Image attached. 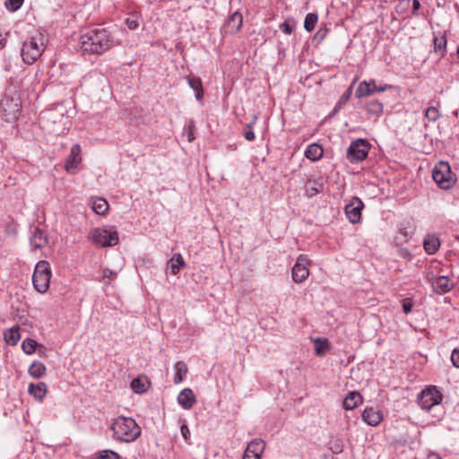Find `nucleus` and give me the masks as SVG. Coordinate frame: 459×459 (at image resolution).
<instances>
[{
    "instance_id": "f3484780",
    "label": "nucleus",
    "mask_w": 459,
    "mask_h": 459,
    "mask_svg": "<svg viewBox=\"0 0 459 459\" xmlns=\"http://www.w3.org/2000/svg\"><path fill=\"white\" fill-rule=\"evenodd\" d=\"M423 247L429 255H434L440 247V239L436 234H428L423 240Z\"/></svg>"
},
{
    "instance_id": "bb28decb",
    "label": "nucleus",
    "mask_w": 459,
    "mask_h": 459,
    "mask_svg": "<svg viewBox=\"0 0 459 459\" xmlns=\"http://www.w3.org/2000/svg\"><path fill=\"white\" fill-rule=\"evenodd\" d=\"M28 392L37 399H42L47 392V385L44 383L30 384Z\"/></svg>"
},
{
    "instance_id": "f704fd0d",
    "label": "nucleus",
    "mask_w": 459,
    "mask_h": 459,
    "mask_svg": "<svg viewBox=\"0 0 459 459\" xmlns=\"http://www.w3.org/2000/svg\"><path fill=\"white\" fill-rule=\"evenodd\" d=\"M131 388L136 394H143L147 390L145 383L141 377H136L132 380Z\"/></svg>"
},
{
    "instance_id": "cd10ccee",
    "label": "nucleus",
    "mask_w": 459,
    "mask_h": 459,
    "mask_svg": "<svg viewBox=\"0 0 459 459\" xmlns=\"http://www.w3.org/2000/svg\"><path fill=\"white\" fill-rule=\"evenodd\" d=\"M434 44V51L436 53H439L441 57H444L446 53V37L445 35H441L439 37H435L433 40Z\"/></svg>"
},
{
    "instance_id": "423d86ee",
    "label": "nucleus",
    "mask_w": 459,
    "mask_h": 459,
    "mask_svg": "<svg viewBox=\"0 0 459 459\" xmlns=\"http://www.w3.org/2000/svg\"><path fill=\"white\" fill-rule=\"evenodd\" d=\"M432 178L438 186L445 190L450 189L455 182L450 166L446 161H440L434 167Z\"/></svg>"
},
{
    "instance_id": "dca6fc26",
    "label": "nucleus",
    "mask_w": 459,
    "mask_h": 459,
    "mask_svg": "<svg viewBox=\"0 0 459 459\" xmlns=\"http://www.w3.org/2000/svg\"><path fill=\"white\" fill-rule=\"evenodd\" d=\"M195 396L190 388H185L183 389L178 396V403L185 409V410H190L194 404L195 403Z\"/></svg>"
},
{
    "instance_id": "09e8293b",
    "label": "nucleus",
    "mask_w": 459,
    "mask_h": 459,
    "mask_svg": "<svg viewBox=\"0 0 459 459\" xmlns=\"http://www.w3.org/2000/svg\"><path fill=\"white\" fill-rule=\"evenodd\" d=\"M181 435L185 440H187L190 437V430L186 424H183L180 429Z\"/></svg>"
},
{
    "instance_id": "2f4dec72",
    "label": "nucleus",
    "mask_w": 459,
    "mask_h": 459,
    "mask_svg": "<svg viewBox=\"0 0 459 459\" xmlns=\"http://www.w3.org/2000/svg\"><path fill=\"white\" fill-rule=\"evenodd\" d=\"M37 347L38 342L30 338L25 339L22 343V349L23 352L29 355L34 353L36 351Z\"/></svg>"
},
{
    "instance_id": "37998d69",
    "label": "nucleus",
    "mask_w": 459,
    "mask_h": 459,
    "mask_svg": "<svg viewBox=\"0 0 459 459\" xmlns=\"http://www.w3.org/2000/svg\"><path fill=\"white\" fill-rule=\"evenodd\" d=\"M413 307L412 300L411 299H404L403 300V309L405 314H408L411 311Z\"/></svg>"
},
{
    "instance_id": "a211bd4d",
    "label": "nucleus",
    "mask_w": 459,
    "mask_h": 459,
    "mask_svg": "<svg viewBox=\"0 0 459 459\" xmlns=\"http://www.w3.org/2000/svg\"><path fill=\"white\" fill-rule=\"evenodd\" d=\"M242 22H243L242 14L238 12H235L228 19L224 29L229 33H231V34L236 33L241 28Z\"/></svg>"
},
{
    "instance_id": "c85d7f7f",
    "label": "nucleus",
    "mask_w": 459,
    "mask_h": 459,
    "mask_svg": "<svg viewBox=\"0 0 459 459\" xmlns=\"http://www.w3.org/2000/svg\"><path fill=\"white\" fill-rule=\"evenodd\" d=\"M46 373V367L43 363L34 361L29 368V374L34 378H40Z\"/></svg>"
},
{
    "instance_id": "49530a36",
    "label": "nucleus",
    "mask_w": 459,
    "mask_h": 459,
    "mask_svg": "<svg viewBox=\"0 0 459 459\" xmlns=\"http://www.w3.org/2000/svg\"><path fill=\"white\" fill-rule=\"evenodd\" d=\"M330 449L333 454H340L342 452V446L341 443L336 441L330 446Z\"/></svg>"
},
{
    "instance_id": "de8ad7c7",
    "label": "nucleus",
    "mask_w": 459,
    "mask_h": 459,
    "mask_svg": "<svg viewBox=\"0 0 459 459\" xmlns=\"http://www.w3.org/2000/svg\"><path fill=\"white\" fill-rule=\"evenodd\" d=\"M248 126H249V129L244 133V136H245L246 140L251 142V141L255 140V133L253 132V130L251 129V125H248Z\"/></svg>"
},
{
    "instance_id": "20e7f679",
    "label": "nucleus",
    "mask_w": 459,
    "mask_h": 459,
    "mask_svg": "<svg viewBox=\"0 0 459 459\" xmlns=\"http://www.w3.org/2000/svg\"><path fill=\"white\" fill-rule=\"evenodd\" d=\"M51 269L47 261H39L32 276V283L35 290L39 293H46L49 289Z\"/></svg>"
},
{
    "instance_id": "a878e982",
    "label": "nucleus",
    "mask_w": 459,
    "mask_h": 459,
    "mask_svg": "<svg viewBox=\"0 0 459 459\" xmlns=\"http://www.w3.org/2000/svg\"><path fill=\"white\" fill-rule=\"evenodd\" d=\"M365 108H366L368 114L376 116V117H379L380 115H382V113L384 111L383 103L377 100H373L367 102Z\"/></svg>"
},
{
    "instance_id": "f03ea898",
    "label": "nucleus",
    "mask_w": 459,
    "mask_h": 459,
    "mask_svg": "<svg viewBox=\"0 0 459 459\" xmlns=\"http://www.w3.org/2000/svg\"><path fill=\"white\" fill-rule=\"evenodd\" d=\"M112 437L119 442L131 443L136 440L141 435V428L131 417L119 416L110 424Z\"/></svg>"
},
{
    "instance_id": "393cba45",
    "label": "nucleus",
    "mask_w": 459,
    "mask_h": 459,
    "mask_svg": "<svg viewBox=\"0 0 459 459\" xmlns=\"http://www.w3.org/2000/svg\"><path fill=\"white\" fill-rule=\"evenodd\" d=\"M186 266V263L181 254L177 253L169 260L170 272L173 275H177L182 267Z\"/></svg>"
},
{
    "instance_id": "5fc2aeb1",
    "label": "nucleus",
    "mask_w": 459,
    "mask_h": 459,
    "mask_svg": "<svg viewBox=\"0 0 459 459\" xmlns=\"http://www.w3.org/2000/svg\"><path fill=\"white\" fill-rule=\"evenodd\" d=\"M6 39L0 33V49L5 46Z\"/></svg>"
},
{
    "instance_id": "3c124183",
    "label": "nucleus",
    "mask_w": 459,
    "mask_h": 459,
    "mask_svg": "<svg viewBox=\"0 0 459 459\" xmlns=\"http://www.w3.org/2000/svg\"><path fill=\"white\" fill-rule=\"evenodd\" d=\"M420 3L419 0H413L412 1V10H411V13L413 15H417V12L420 10Z\"/></svg>"
},
{
    "instance_id": "4468645a",
    "label": "nucleus",
    "mask_w": 459,
    "mask_h": 459,
    "mask_svg": "<svg viewBox=\"0 0 459 459\" xmlns=\"http://www.w3.org/2000/svg\"><path fill=\"white\" fill-rule=\"evenodd\" d=\"M361 417L366 424L373 427L377 426L383 420V414L381 411L375 407L365 408Z\"/></svg>"
},
{
    "instance_id": "8fccbe9b",
    "label": "nucleus",
    "mask_w": 459,
    "mask_h": 459,
    "mask_svg": "<svg viewBox=\"0 0 459 459\" xmlns=\"http://www.w3.org/2000/svg\"><path fill=\"white\" fill-rule=\"evenodd\" d=\"M327 32H328V29L320 28L316 34V38H318L320 40H323L325 38V36L327 35Z\"/></svg>"
},
{
    "instance_id": "6e6552de",
    "label": "nucleus",
    "mask_w": 459,
    "mask_h": 459,
    "mask_svg": "<svg viewBox=\"0 0 459 459\" xmlns=\"http://www.w3.org/2000/svg\"><path fill=\"white\" fill-rule=\"evenodd\" d=\"M370 150V143L364 139H357L351 143L346 152V158L351 163L364 160Z\"/></svg>"
},
{
    "instance_id": "72a5a7b5",
    "label": "nucleus",
    "mask_w": 459,
    "mask_h": 459,
    "mask_svg": "<svg viewBox=\"0 0 459 459\" xmlns=\"http://www.w3.org/2000/svg\"><path fill=\"white\" fill-rule=\"evenodd\" d=\"M440 117V111L436 106H430L425 111V117L430 122H437Z\"/></svg>"
},
{
    "instance_id": "0eeeda50",
    "label": "nucleus",
    "mask_w": 459,
    "mask_h": 459,
    "mask_svg": "<svg viewBox=\"0 0 459 459\" xmlns=\"http://www.w3.org/2000/svg\"><path fill=\"white\" fill-rule=\"evenodd\" d=\"M417 400L421 409L429 411L432 407L442 402L443 394L436 385H430L424 388L418 394Z\"/></svg>"
},
{
    "instance_id": "e433bc0d",
    "label": "nucleus",
    "mask_w": 459,
    "mask_h": 459,
    "mask_svg": "<svg viewBox=\"0 0 459 459\" xmlns=\"http://www.w3.org/2000/svg\"><path fill=\"white\" fill-rule=\"evenodd\" d=\"M399 235L400 236H397L395 238V241L396 243H403V242H407L409 238L411 237L412 235V230H411L409 228L407 227H401L399 229Z\"/></svg>"
},
{
    "instance_id": "b1692460",
    "label": "nucleus",
    "mask_w": 459,
    "mask_h": 459,
    "mask_svg": "<svg viewBox=\"0 0 459 459\" xmlns=\"http://www.w3.org/2000/svg\"><path fill=\"white\" fill-rule=\"evenodd\" d=\"M323 148L317 143L308 145L305 152V156L312 161L318 160L323 156Z\"/></svg>"
},
{
    "instance_id": "f257e3e1",
    "label": "nucleus",
    "mask_w": 459,
    "mask_h": 459,
    "mask_svg": "<svg viewBox=\"0 0 459 459\" xmlns=\"http://www.w3.org/2000/svg\"><path fill=\"white\" fill-rule=\"evenodd\" d=\"M118 44L109 29L98 27L82 33L77 49L82 55H101Z\"/></svg>"
},
{
    "instance_id": "13d9d810",
    "label": "nucleus",
    "mask_w": 459,
    "mask_h": 459,
    "mask_svg": "<svg viewBox=\"0 0 459 459\" xmlns=\"http://www.w3.org/2000/svg\"><path fill=\"white\" fill-rule=\"evenodd\" d=\"M434 458V459H441L439 456L436 455H433L430 456V458Z\"/></svg>"
},
{
    "instance_id": "7c9ffc66",
    "label": "nucleus",
    "mask_w": 459,
    "mask_h": 459,
    "mask_svg": "<svg viewBox=\"0 0 459 459\" xmlns=\"http://www.w3.org/2000/svg\"><path fill=\"white\" fill-rule=\"evenodd\" d=\"M108 209V202L103 198H96L92 201V210L97 213L103 215Z\"/></svg>"
},
{
    "instance_id": "c03bdc74",
    "label": "nucleus",
    "mask_w": 459,
    "mask_h": 459,
    "mask_svg": "<svg viewBox=\"0 0 459 459\" xmlns=\"http://www.w3.org/2000/svg\"><path fill=\"white\" fill-rule=\"evenodd\" d=\"M451 361L455 367L459 368V349H455L452 351Z\"/></svg>"
},
{
    "instance_id": "ddd939ff",
    "label": "nucleus",
    "mask_w": 459,
    "mask_h": 459,
    "mask_svg": "<svg viewBox=\"0 0 459 459\" xmlns=\"http://www.w3.org/2000/svg\"><path fill=\"white\" fill-rule=\"evenodd\" d=\"M81 161V146L78 143H75L72 146L70 154L65 160V170L68 172H73L78 168Z\"/></svg>"
},
{
    "instance_id": "864d4df0",
    "label": "nucleus",
    "mask_w": 459,
    "mask_h": 459,
    "mask_svg": "<svg viewBox=\"0 0 459 459\" xmlns=\"http://www.w3.org/2000/svg\"><path fill=\"white\" fill-rule=\"evenodd\" d=\"M242 459H261V458L244 452V455H243Z\"/></svg>"
},
{
    "instance_id": "4d7b16f0",
    "label": "nucleus",
    "mask_w": 459,
    "mask_h": 459,
    "mask_svg": "<svg viewBox=\"0 0 459 459\" xmlns=\"http://www.w3.org/2000/svg\"><path fill=\"white\" fill-rule=\"evenodd\" d=\"M316 354H318V355H319V354H322V353L324 352L323 348H322V347H316Z\"/></svg>"
},
{
    "instance_id": "aec40b11",
    "label": "nucleus",
    "mask_w": 459,
    "mask_h": 459,
    "mask_svg": "<svg viewBox=\"0 0 459 459\" xmlns=\"http://www.w3.org/2000/svg\"><path fill=\"white\" fill-rule=\"evenodd\" d=\"M362 396L359 392H350L343 400V408L345 410H353L362 403Z\"/></svg>"
},
{
    "instance_id": "4c0bfd02",
    "label": "nucleus",
    "mask_w": 459,
    "mask_h": 459,
    "mask_svg": "<svg viewBox=\"0 0 459 459\" xmlns=\"http://www.w3.org/2000/svg\"><path fill=\"white\" fill-rule=\"evenodd\" d=\"M351 88H352V84L346 90V91L342 94V96L341 97L340 100L338 101V103L336 104V106L334 107L333 108V112H336L339 108H341L342 105L343 103H345L349 98H350V95L351 93Z\"/></svg>"
},
{
    "instance_id": "412c9836",
    "label": "nucleus",
    "mask_w": 459,
    "mask_h": 459,
    "mask_svg": "<svg viewBox=\"0 0 459 459\" xmlns=\"http://www.w3.org/2000/svg\"><path fill=\"white\" fill-rule=\"evenodd\" d=\"M324 184L322 180H307L305 185L306 195L312 197L323 191Z\"/></svg>"
},
{
    "instance_id": "a18cd8bd",
    "label": "nucleus",
    "mask_w": 459,
    "mask_h": 459,
    "mask_svg": "<svg viewBox=\"0 0 459 459\" xmlns=\"http://www.w3.org/2000/svg\"><path fill=\"white\" fill-rule=\"evenodd\" d=\"M280 30H281L283 33H285V34H287V35H290V34H291V32H292V30H293V27H292L290 23H288V22H283V23H281V24L280 25Z\"/></svg>"
},
{
    "instance_id": "4be33fe9",
    "label": "nucleus",
    "mask_w": 459,
    "mask_h": 459,
    "mask_svg": "<svg viewBox=\"0 0 459 459\" xmlns=\"http://www.w3.org/2000/svg\"><path fill=\"white\" fill-rule=\"evenodd\" d=\"M4 338L7 344L12 346L16 345L21 338L20 327L18 325L11 327L4 332Z\"/></svg>"
},
{
    "instance_id": "f8f14e48",
    "label": "nucleus",
    "mask_w": 459,
    "mask_h": 459,
    "mask_svg": "<svg viewBox=\"0 0 459 459\" xmlns=\"http://www.w3.org/2000/svg\"><path fill=\"white\" fill-rule=\"evenodd\" d=\"M428 280L430 281L433 290L436 293L441 295L449 292L453 288V282L447 276H437L433 275L429 277L428 275Z\"/></svg>"
},
{
    "instance_id": "6e6d98bb",
    "label": "nucleus",
    "mask_w": 459,
    "mask_h": 459,
    "mask_svg": "<svg viewBox=\"0 0 459 459\" xmlns=\"http://www.w3.org/2000/svg\"><path fill=\"white\" fill-rule=\"evenodd\" d=\"M39 354L40 356H46V348L43 347L42 345L39 346Z\"/></svg>"
},
{
    "instance_id": "7ed1b4c3",
    "label": "nucleus",
    "mask_w": 459,
    "mask_h": 459,
    "mask_svg": "<svg viewBox=\"0 0 459 459\" xmlns=\"http://www.w3.org/2000/svg\"><path fill=\"white\" fill-rule=\"evenodd\" d=\"M45 49L42 35L30 37L26 40L22 48V57L28 65L34 64L42 55Z\"/></svg>"
},
{
    "instance_id": "9d476101",
    "label": "nucleus",
    "mask_w": 459,
    "mask_h": 459,
    "mask_svg": "<svg viewBox=\"0 0 459 459\" xmlns=\"http://www.w3.org/2000/svg\"><path fill=\"white\" fill-rule=\"evenodd\" d=\"M310 261L305 255H300L296 264H294L292 268V279L294 282L296 283H302L304 282L308 275H309V270L307 266L309 265Z\"/></svg>"
},
{
    "instance_id": "473e14b6",
    "label": "nucleus",
    "mask_w": 459,
    "mask_h": 459,
    "mask_svg": "<svg viewBox=\"0 0 459 459\" xmlns=\"http://www.w3.org/2000/svg\"><path fill=\"white\" fill-rule=\"evenodd\" d=\"M317 20H318V16L316 13H307L306 15L305 22H304V28L306 29V30L312 31L316 27Z\"/></svg>"
},
{
    "instance_id": "603ef678",
    "label": "nucleus",
    "mask_w": 459,
    "mask_h": 459,
    "mask_svg": "<svg viewBox=\"0 0 459 459\" xmlns=\"http://www.w3.org/2000/svg\"><path fill=\"white\" fill-rule=\"evenodd\" d=\"M401 256H403L405 259L411 260V254L404 248L400 249Z\"/></svg>"
},
{
    "instance_id": "9b49d317",
    "label": "nucleus",
    "mask_w": 459,
    "mask_h": 459,
    "mask_svg": "<svg viewBox=\"0 0 459 459\" xmlns=\"http://www.w3.org/2000/svg\"><path fill=\"white\" fill-rule=\"evenodd\" d=\"M364 208L363 202L359 197H353L350 204L345 206V214L347 219L352 224L360 222L361 211Z\"/></svg>"
},
{
    "instance_id": "2eb2a0df",
    "label": "nucleus",
    "mask_w": 459,
    "mask_h": 459,
    "mask_svg": "<svg viewBox=\"0 0 459 459\" xmlns=\"http://www.w3.org/2000/svg\"><path fill=\"white\" fill-rule=\"evenodd\" d=\"M30 242L31 246V250L35 251L37 249H41L44 247H46L48 242V239L46 233L42 230L35 228L31 233Z\"/></svg>"
},
{
    "instance_id": "052dcab7",
    "label": "nucleus",
    "mask_w": 459,
    "mask_h": 459,
    "mask_svg": "<svg viewBox=\"0 0 459 459\" xmlns=\"http://www.w3.org/2000/svg\"><path fill=\"white\" fill-rule=\"evenodd\" d=\"M457 56L459 57V45H458V48H457Z\"/></svg>"
},
{
    "instance_id": "58836bf2",
    "label": "nucleus",
    "mask_w": 459,
    "mask_h": 459,
    "mask_svg": "<svg viewBox=\"0 0 459 459\" xmlns=\"http://www.w3.org/2000/svg\"><path fill=\"white\" fill-rule=\"evenodd\" d=\"M195 125L193 120L189 121L188 124L186 126V132L187 136V141L191 143L195 139Z\"/></svg>"
},
{
    "instance_id": "6ab92c4d",
    "label": "nucleus",
    "mask_w": 459,
    "mask_h": 459,
    "mask_svg": "<svg viewBox=\"0 0 459 459\" xmlns=\"http://www.w3.org/2000/svg\"><path fill=\"white\" fill-rule=\"evenodd\" d=\"M264 447H265V443L263 439L255 438L248 443V445L245 450V453H247L249 455H255V456L261 458V455L264 453Z\"/></svg>"
},
{
    "instance_id": "a19ab883",
    "label": "nucleus",
    "mask_w": 459,
    "mask_h": 459,
    "mask_svg": "<svg viewBox=\"0 0 459 459\" xmlns=\"http://www.w3.org/2000/svg\"><path fill=\"white\" fill-rule=\"evenodd\" d=\"M117 276V273L113 272L112 270L110 269H104L103 270V276H102V279L103 281L107 283V284H109L110 281Z\"/></svg>"
},
{
    "instance_id": "c756f323",
    "label": "nucleus",
    "mask_w": 459,
    "mask_h": 459,
    "mask_svg": "<svg viewBox=\"0 0 459 459\" xmlns=\"http://www.w3.org/2000/svg\"><path fill=\"white\" fill-rule=\"evenodd\" d=\"M176 373L174 375V383L180 384L183 381V376L186 375L188 369L183 361H178L175 365Z\"/></svg>"
},
{
    "instance_id": "bf43d9fd",
    "label": "nucleus",
    "mask_w": 459,
    "mask_h": 459,
    "mask_svg": "<svg viewBox=\"0 0 459 459\" xmlns=\"http://www.w3.org/2000/svg\"><path fill=\"white\" fill-rule=\"evenodd\" d=\"M455 115L456 117H458V116H459V110H456V111L455 112Z\"/></svg>"
},
{
    "instance_id": "5701e85b",
    "label": "nucleus",
    "mask_w": 459,
    "mask_h": 459,
    "mask_svg": "<svg viewBox=\"0 0 459 459\" xmlns=\"http://www.w3.org/2000/svg\"><path fill=\"white\" fill-rule=\"evenodd\" d=\"M186 80H187L189 86L195 91V98L198 100H201L204 96V89H203L202 80L196 76H187Z\"/></svg>"
},
{
    "instance_id": "ea45409f",
    "label": "nucleus",
    "mask_w": 459,
    "mask_h": 459,
    "mask_svg": "<svg viewBox=\"0 0 459 459\" xmlns=\"http://www.w3.org/2000/svg\"><path fill=\"white\" fill-rule=\"evenodd\" d=\"M99 459H119V455L111 450H104L99 453Z\"/></svg>"
},
{
    "instance_id": "1a4fd4ad",
    "label": "nucleus",
    "mask_w": 459,
    "mask_h": 459,
    "mask_svg": "<svg viewBox=\"0 0 459 459\" xmlns=\"http://www.w3.org/2000/svg\"><path fill=\"white\" fill-rule=\"evenodd\" d=\"M392 85L388 83H382L377 85L375 80L363 81L359 82L355 91V96L358 99L364 98L374 94L375 92H384L386 90L392 89Z\"/></svg>"
},
{
    "instance_id": "c9c22d12",
    "label": "nucleus",
    "mask_w": 459,
    "mask_h": 459,
    "mask_svg": "<svg viewBox=\"0 0 459 459\" xmlns=\"http://www.w3.org/2000/svg\"><path fill=\"white\" fill-rule=\"evenodd\" d=\"M140 15L138 13H131L125 21L126 25L130 30H136L140 23Z\"/></svg>"
},
{
    "instance_id": "79ce46f5",
    "label": "nucleus",
    "mask_w": 459,
    "mask_h": 459,
    "mask_svg": "<svg viewBox=\"0 0 459 459\" xmlns=\"http://www.w3.org/2000/svg\"><path fill=\"white\" fill-rule=\"evenodd\" d=\"M23 0H6L5 5L13 11L17 10L22 4Z\"/></svg>"
},
{
    "instance_id": "39448f33",
    "label": "nucleus",
    "mask_w": 459,
    "mask_h": 459,
    "mask_svg": "<svg viewBox=\"0 0 459 459\" xmlns=\"http://www.w3.org/2000/svg\"><path fill=\"white\" fill-rule=\"evenodd\" d=\"M89 238L98 247H114L118 244L119 238L117 230L96 228L90 231Z\"/></svg>"
}]
</instances>
